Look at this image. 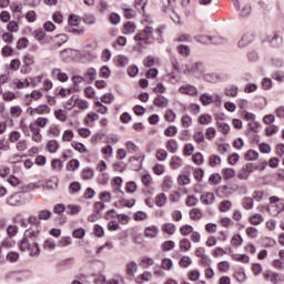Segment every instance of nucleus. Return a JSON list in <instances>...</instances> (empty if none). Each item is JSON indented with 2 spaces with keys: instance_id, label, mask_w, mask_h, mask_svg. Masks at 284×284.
<instances>
[{
  "instance_id": "nucleus-1",
  "label": "nucleus",
  "mask_w": 284,
  "mask_h": 284,
  "mask_svg": "<svg viewBox=\"0 0 284 284\" xmlns=\"http://www.w3.org/2000/svg\"><path fill=\"white\" fill-rule=\"evenodd\" d=\"M134 41L138 43L133 47V50L135 52H142L143 51V43L150 44L154 43L155 37H154V28L146 27L144 30L140 31L133 37Z\"/></svg>"
},
{
  "instance_id": "nucleus-2",
  "label": "nucleus",
  "mask_w": 284,
  "mask_h": 284,
  "mask_svg": "<svg viewBox=\"0 0 284 284\" xmlns=\"http://www.w3.org/2000/svg\"><path fill=\"white\" fill-rule=\"evenodd\" d=\"M20 130L26 136H30L31 132V141H33V143H43V135L41 134V129H39L37 124L30 123L28 125L26 121H21Z\"/></svg>"
},
{
  "instance_id": "nucleus-3",
  "label": "nucleus",
  "mask_w": 284,
  "mask_h": 284,
  "mask_svg": "<svg viewBox=\"0 0 284 284\" xmlns=\"http://www.w3.org/2000/svg\"><path fill=\"white\" fill-rule=\"evenodd\" d=\"M184 74H192L195 79H201L205 74V63L201 61L191 62L185 65Z\"/></svg>"
},
{
  "instance_id": "nucleus-4",
  "label": "nucleus",
  "mask_w": 284,
  "mask_h": 284,
  "mask_svg": "<svg viewBox=\"0 0 284 284\" xmlns=\"http://www.w3.org/2000/svg\"><path fill=\"white\" fill-rule=\"evenodd\" d=\"M21 252H28L30 256H39L41 254V248L39 247V243L32 242L30 240H22L20 242Z\"/></svg>"
},
{
  "instance_id": "nucleus-5",
  "label": "nucleus",
  "mask_w": 284,
  "mask_h": 284,
  "mask_svg": "<svg viewBox=\"0 0 284 284\" xmlns=\"http://www.w3.org/2000/svg\"><path fill=\"white\" fill-rule=\"evenodd\" d=\"M81 24V18L77 14H71L69 17V26L67 27V32H72L73 34H77L78 37H81L85 32L83 29H74L78 28V26Z\"/></svg>"
},
{
  "instance_id": "nucleus-6",
  "label": "nucleus",
  "mask_w": 284,
  "mask_h": 284,
  "mask_svg": "<svg viewBox=\"0 0 284 284\" xmlns=\"http://www.w3.org/2000/svg\"><path fill=\"white\" fill-rule=\"evenodd\" d=\"M255 170H258V168L254 165V163H246L239 171L237 179H240V181H247L250 179V174L255 172Z\"/></svg>"
},
{
  "instance_id": "nucleus-7",
  "label": "nucleus",
  "mask_w": 284,
  "mask_h": 284,
  "mask_svg": "<svg viewBox=\"0 0 284 284\" xmlns=\"http://www.w3.org/2000/svg\"><path fill=\"white\" fill-rule=\"evenodd\" d=\"M7 203L13 207H19L20 205H26L28 199H26L23 193H14L8 199Z\"/></svg>"
},
{
  "instance_id": "nucleus-8",
  "label": "nucleus",
  "mask_w": 284,
  "mask_h": 284,
  "mask_svg": "<svg viewBox=\"0 0 284 284\" xmlns=\"http://www.w3.org/2000/svg\"><path fill=\"white\" fill-rule=\"evenodd\" d=\"M181 94H187L189 97H196L199 94V89L192 84H182L179 88Z\"/></svg>"
},
{
  "instance_id": "nucleus-9",
  "label": "nucleus",
  "mask_w": 284,
  "mask_h": 284,
  "mask_svg": "<svg viewBox=\"0 0 284 284\" xmlns=\"http://www.w3.org/2000/svg\"><path fill=\"white\" fill-rule=\"evenodd\" d=\"M27 112L30 116H34L36 114H48L50 112V108L48 104H40L37 108L30 106Z\"/></svg>"
},
{
  "instance_id": "nucleus-10",
  "label": "nucleus",
  "mask_w": 284,
  "mask_h": 284,
  "mask_svg": "<svg viewBox=\"0 0 284 284\" xmlns=\"http://www.w3.org/2000/svg\"><path fill=\"white\" fill-rule=\"evenodd\" d=\"M144 159H145V156H142V158L141 156H131L129 159V163L135 172H139V170H141V168H143Z\"/></svg>"
},
{
  "instance_id": "nucleus-11",
  "label": "nucleus",
  "mask_w": 284,
  "mask_h": 284,
  "mask_svg": "<svg viewBox=\"0 0 284 284\" xmlns=\"http://www.w3.org/2000/svg\"><path fill=\"white\" fill-rule=\"evenodd\" d=\"M51 77H53V79H57L61 83H65L69 79L68 73L61 71V69L59 68H55L51 71Z\"/></svg>"
},
{
  "instance_id": "nucleus-12",
  "label": "nucleus",
  "mask_w": 284,
  "mask_h": 284,
  "mask_svg": "<svg viewBox=\"0 0 284 284\" xmlns=\"http://www.w3.org/2000/svg\"><path fill=\"white\" fill-rule=\"evenodd\" d=\"M264 278L265 281H270L272 284H278L281 281H283L281 280V274L272 271L264 273Z\"/></svg>"
},
{
  "instance_id": "nucleus-13",
  "label": "nucleus",
  "mask_w": 284,
  "mask_h": 284,
  "mask_svg": "<svg viewBox=\"0 0 284 284\" xmlns=\"http://www.w3.org/2000/svg\"><path fill=\"white\" fill-rule=\"evenodd\" d=\"M230 256L233 261H236L237 263H244L247 264L250 263V255L247 254H239L230 251Z\"/></svg>"
},
{
  "instance_id": "nucleus-14",
  "label": "nucleus",
  "mask_w": 284,
  "mask_h": 284,
  "mask_svg": "<svg viewBox=\"0 0 284 284\" xmlns=\"http://www.w3.org/2000/svg\"><path fill=\"white\" fill-rule=\"evenodd\" d=\"M200 201L203 205H212L216 201V196L212 192H206L201 195Z\"/></svg>"
},
{
  "instance_id": "nucleus-15",
  "label": "nucleus",
  "mask_w": 284,
  "mask_h": 284,
  "mask_svg": "<svg viewBox=\"0 0 284 284\" xmlns=\"http://www.w3.org/2000/svg\"><path fill=\"white\" fill-rule=\"evenodd\" d=\"M217 132H221V134H223L224 136H227V134H230V124H227V122H223L221 120H217L215 122Z\"/></svg>"
},
{
  "instance_id": "nucleus-16",
  "label": "nucleus",
  "mask_w": 284,
  "mask_h": 284,
  "mask_svg": "<svg viewBox=\"0 0 284 284\" xmlns=\"http://www.w3.org/2000/svg\"><path fill=\"white\" fill-rule=\"evenodd\" d=\"M145 239H156L159 236V227L151 225L144 229Z\"/></svg>"
},
{
  "instance_id": "nucleus-17",
  "label": "nucleus",
  "mask_w": 284,
  "mask_h": 284,
  "mask_svg": "<svg viewBox=\"0 0 284 284\" xmlns=\"http://www.w3.org/2000/svg\"><path fill=\"white\" fill-rule=\"evenodd\" d=\"M42 248L45 250V252H54V250H57V242H54L53 239L48 237L43 241Z\"/></svg>"
},
{
  "instance_id": "nucleus-18",
  "label": "nucleus",
  "mask_w": 284,
  "mask_h": 284,
  "mask_svg": "<svg viewBox=\"0 0 284 284\" xmlns=\"http://www.w3.org/2000/svg\"><path fill=\"white\" fill-rule=\"evenodd\" d=\"M171 170H179V168H183V159L181 156L174 155L170 160Z\"/></svg>"
},
{
  "instance_id": "nucleus-19",
  "label": "nucleus",
  "mask_w": 284,
  "mask_h": 284,
  "mask_svg": "<svg viewBox=\"0 0 284 284\" xmlns=\"http://www.w3.org/2000/svg\"><path fill=\"white\" fill-rule=\"evenodd\" d=\"M251 41H254V36L246 33L239 40L237 45L239 48H246Z\"/></svg>"
},
{
  "instance_id": "nucleus-20",
  "label": "nucleus",
  "mask_w": 284,
  "mask_h": 284,
  "mask_svg": "<svg viewBox=\"0 0 284 284\" xmlns=\"http://www.w3.org/2000/svg\"><path fill=\"white\" fill-rule=\"evenodd\" d=\"M202 77L206 83H219L221 81V75L216 73H203Z\"/></svg>"
},
{
  "instance_id": "nucleus-21",
  "label": "nucleus",
  "mask_w": 284,
  "mask_h": 284,
  "mask_svg": "<svg viewBox=\"0 0 284 284\" xmlns=\"http://www.w3.org/2000/svg\"><path fill=\"white\" fill-rule=\"evenodd\" d=\"M77 50L67 49L64 51H61V57L63 61H70V59H77Z\"/></svg>"
},
{
  "instance_id": "nucleus-22",
  "label": "nucleus",
  "mask_w": 284,
  "mask_h": 284,
  "mask_svg": "<svg viewBox=\"0 0 284 284\" xmlns=\"http://www.w3.org/2000/svg\"><path fill=\"white\" fill-rule=\"evenodd\" d=\"M141 182L144 187H152V185H154V179H152V175L150 173L142 174Z\"/></svg>"
},
{
  "instance_id": "nucleus-23",
  "label": "nucleus",
  "mask_w": 284,
  "mask_h": 284,
  "mask_svg": "<svg viewBox=\"0 0 284 284\" xmlns=\"http://www.w3.org/2000/svg\"><path fill=\"white\" fill-rule=\"evenodd\" d=\"M13 85L18 90H23L26 88H30V79H28V78H26L23 80L16 79V80H13Z\"/></svg>"
},
{
  "instance_id": "nucleus-24",
  "label": "nucleus",
  "mask_w": 284,
  "mask_h": 284,
  "mask_svg": "<svg viewBox=\"0 0 284 284\" xmlns=\"http://www.w3.org/2000/svg\"><path fill=\"white\" fill-rule=\"evenodd\" d=\"M154 105H156V108H168V105H170V100L163 95H158L154 99Z\"/></svg>"
},
{
  "instance_id": "nucleus-25",
  "label": "nucleus",
  "mask_w": 284,
  "mask_h": 284,
  "mask_svg": "<svg viewBox=\"0 0 284 284\" xmlns=\"http://www.w3.org/2000/svg\"><path fill=\"white\" fill-rule=\"evenodd\" d=\"M264 221L265 217H263L261 213H254L248 217V223H251V225H261Z\"/></svg>"
},
{
  "instance_id": "nucleus-26",
  "label": "nucleus",
  "mask_w": 284,
  "mask_h": 284,
  "mask_svg": "<svg viewBox=\"0 0 284 284\" xmlns=\"http://www.w3.org/2000/svg\"><path fill=\"white\" fill-rule=\"evenodd\" d=\"M179 247L181 252H190L192 250V242L187 237L180 240Z\"/></svg>"
},
{
  "instance_id": "nucleus-27",
  "label": "nucleus",
  "mask_w": 284,
  "mask_h": 284,
  "mask_svg": "<svg viewBox=\"0 0 284 284\" xmlns=\"http://www.w3.org/2000/svg\"><path fill=\"white\" fill-rule=\"evenodd\" d=\"M45 148L50 154H55L59 151V142L57 140H49Z\"/></svg>"
},
{
  "instance_id": "nucleus-28",
  "label": "nucleus",
  "mask_w": 284,
  "mask_h": 284,
  "mask_svg": "<svg viewBox=\"0 0 284 284\" xmlns=\"http://www.w3.org/2000/svg\"><path fill=\"white\" fill-rule=\"evenodd\" d=\"M139 272V264L134 261H131L126 264V274L129 276H134V273Z\"/></svg>"
},
{
  "instance_id": "nucleus-29",
  "label": "nucleus",
  "mask_w": 284,
  "mask_h": 284,
  "mask_svg": "<svg viewBox=\"0 0 284 284\" xmlns=\"http://www.w3.org/2000/svg\"><path fill=\"white\" fill-rule=\"evenodd\" d=\"M74 139V131L72 130H64L61 136L62 143H71Z\"/></svg>"
},
{
  "instance_id": "nucleus-30",
  "label": "nucleus",
  "mask_w": 284,
  "mask_h": 284,
  "mask_svg": "<svg viewBox=\"0 0 284 284\" xmlns=\"http://www.w3.org/2000/svg\"><path fill=\"white\" fill-rule=\"evenodd\" d=\"M166 150L171 152V154H176L179 152V142L176 140H169L166 142Z\"/></svg>"
},
{
  "instance_id": "nucleus-31",
  "label": "nucleus",
  "mask_w": 284,
  "mask_h": 284,
  "mask_svg": "<svg viewBox=\"0 0 284 284\" xmlns=\"http://www.w3.org/2000/svg\"><path fill=\"white\" fill-rule=\"evenodd\" d=\"M41 234V230H31V231H26L24 237L22 241H30V239H38V236Z\"/></svg>"
},
{
  "instance_id": "nucleus-32",
  "label": "nucleus",
  "mask_w": 284,
  "mask_h": 284,
  "mask_svg": "<svg viewBox=\"0 0 284 284\" xmlns=\"http://www.w3.org/2000/svg\"><path fill=\"white\" fill-rule=\"evenodd\" d=\"M54 116L58 121H61V123H65V121H68V113L63 109H57L54 111Z\"/></svg>"
},
{
  "instance_id": "nucleus-33",
  "label": "nucleus",
  "mask_w": 284,
  "mask_h": 284,
  "mask_svg": "<svg viewBox=\"0 0 284 284\" xmlns=\"http://www.w3.org/2000/svg\"><path fill=\"white\" fill-rule=\"evenodd\" d=\"M71 148L77 152H80V154H87L88 152V148H85L83 143L77 141L71 142Z\"/></svg>"
},
{
  "instance_id": "nucleus-34",
  "label": "nucleus",
  "mask_w": 284,
  "mask_h": 284,
  "mask_svg": "<svg viewBox=\"0 0 284 284\" xmlns=\"http://www.w3.org/2000/svg\"><path fill=\"white\" fill-rule=\"evenodd\" d=\"M189 281H192L193 283H196L201 278V271L193 268L189 271L187 273Z\"/></svg>"
},
{
  "instance_id": "nucleus-35",
  "label": "nucleus",
  "mask_w": 284,
  "mask_h": 284,
  "mask_svg": "<svg viewBox=\"0 0 284 284\" xmlns=\"http://www.w3.org/2000/svg\"><path fill=\"white\" fill-rule=\"evenodd\" d=\"M197 123H200V125H210V123H212V115L207 113L201 114L197 119Z\"/></svg>"
},
{
  "instance_id": "nucleus-36",
  "label": "nucleus",
  "mask_w": 284,
  "mask_h": 284,
  "mask_svg": "<svg viewBox=\"0 0 284 284\" xmlns=\"http://www.w3.org/2000/svg\"><path fill=\"white\" fill-rule=\"evenodd\" d=\"M168 203V195L165 193H160L155 196V205L158 207H163Z\"/></svg>"
},
{
  "instance_id": "nucleus-37",
  "label": "nucleus",
  "mask_w": 284,
  "mask_h": 284,
  "mask_svg": "<svg viewBox=\"0 0 284 284\" xmlns=\"http://www.w3.org/2000/svg\"><path fill=\"white\" fill-rule=\"evenodd\" d=\"M125 148L129 154H136V152H139V145L132 141L125 142Z\"/></svg>"
},
{
  "instance_id": "nucleus-38",
  "label": "nucleus",
  "mask_w": 284,
  "mask_h": 284,
  "mask_svg": "<svg viewBox=\"0 0 284 284\" xmlns=\"http://www.w3.org/2000/svg\"><path fill=\"white\" fill-rule=\"evenodd\" d=\"M194 232V227L190 224H184L180 227V234L182 236H190Z\"/></svg>"
},
{
  "instance_id": "nucleus-39",
  "label": "nucleus",
  "mask_w": 284,
  "mask_h": 284,
  "mask_svg": "<svg viewBox=\"0 0 284 284\" xmlns=\"http://www.w3.org/2000/svg\"><path fill=\"white\" fill-rule=\"evenodd\" d=\"M23 114V110L19 105H12L10 106V115L13 116V119H19Z\"/></svg>"
},
{
  "instance_id": "nucleus-40",
  "label": "nucleus",
  "mask_w": 284,
  "mask_h": 284,
  "mask_svg": "<svg viewBox=\"0 0 284 284\" xmlns=\"http://www.w3.org/2000/svg\"><path fill=\"white\" fill-rule=\"evenodd\" d=\"M222 176L226 181L230 180V179H234V176H236V171H234L233 169H230V168L223 169L222 170Z\"/></svg>"
},
{
  "instance_id": "nucleus-41",
  "label": "nucleus",
  "mask_w": 284,
  "mask_h": 284,
  "mask_svg": "<svg viewBox=\"0 0 284 284\" xmlns=\"http://www.w3.org/2000/svg\"><path fill=\"white\" fill-rule=\"evenodd\" d=\"M245 161H258V152L248 150L244 155Z\"/></svg>"
},
{
  "instance_id": "nucleus-42",
  "label": "nucleus",
  "mask_w": 284,
  "mask_h": 284,
  "mask_svg": "<svg viewBox=\"0 0 284 284\" xmlns=\"http://www.w3.org/2000/svg\"><path fill=\"white\" fill-rule=\"evenodd\" d=\"M179 265H180V267H184V268L190 267V265H192V257L187 256V255H183L180 258Z\"/></svg>"
},
{
  "instance_id": "nucleus-43",
  "label": "nucleus",
  "mask_w": 284,
  "mask_h": 284,
  "mask_svg": "<svg viewBox=\"0 0 284 284\" xmlns=\"http://www.w3.org/2000/svg\"><path fill=\"white\" fill-rule=\"evenodd\" d=\"M203 217V212L200 209H192L190 211V219H192V221H199Z\"/></svg>"
},
{
  "instance_id": "nucleus-44",
  "label": "nucleus",
  "mask_w": 284,
  "mask_h": 284,
  "mask_svg": "<svg viewBox=\"0 0 284 284\" xmlns=\"http://www.w3.org/2000/svg\"><path fill=\"white\" fill-rule=\"evenodd\" d=\"M209 165L211 168H216V165H221V156L216 154H212L209 156Z\"/></svg>"
},
{
  "instance_id": "nucleus-45",
  "label": "nucleus",
  "mask_w": 284,
  "mask_h": 284,
  "mask_svg": "<svg viewBox=\"0 0 284 284\" xmlns=\"http://www.w3.org/2000/svg\"><path fill=\"white\" fill-rule=\"evenodd\" d=\"M69 245H72V237L70 236H63L58 242V247H68Z\"/></svg>"
},
{
  "instance_id": "nucleus-46",
  "label": "nucleus",
  "mask_w": 284,
  "mask_h": 284,
  "mask_svg": "<svg viewBox=\"0 0 284 284\" xmlns=\"http://www.w3.org/2000/svg\"><path fill=\"white\" fill-rule=\"evenodd\" d=\"M136 31V26L132 22H126L124 24L123 34H133Z\"/></svg>"
},
{
  "instance_id": "nucleus-47",
  "label": "nucleus",
  "mask_w": 284,
  "mask_h": 284,
  "mask_svg": "<svg viewBox=\"0 0 284 284\" xmlns=\"http://www.w3.org/2000/svg\"><path fill=\"white\" fill-rule=\"evenodd\" d=\"M79 165H80L79 160L73 159L69 161V163L67 164V170L68 172H75L77 170H79Z\"/></svg>"
},
{
  "instance_id": "nucleus-48",
  "label": "nucleus",
  "mask_w": 284,
  "mask_h": 284,
  "mask_svg": "<svg viewBox=\"0 0 284 284\" xmlns=\"http://www.w3.org/2000/svg\"><path fill=\"white\" fill-rule=\"evenodd\" d=\"M50 216H52V212H50L49 210H42L38 212L39 221H49Z\"/></svg>"
},
{
  "instance_id": "nucleus-49",
  "label": "nucleus",
  "mask_w": 284,
  "mask_h": 284,
  "mask_svg": "<svg viewBox=\"0 0 284 284\" xmlns=\"http://www.w3.org/2000/svg\"><path fill=\"white\" fill-rule=\"evenodd\" d=\"M205 136L207 141H213L216 138V129L214 126H209L205 130Z\"/></svg>"
},
{
  "instance_id": "nucleus-50",
  "label": "nucleus",
  "mask_w": 284,
  "mask_h": 284,
  "mask_svg": "<svg viewBox=\"0 0 284 284\" xmlns=\"http://www.w3.org/2000/svg\"><path fill=\"white\" fill-rule=\"evenodd\" d=\"M224 254H227V252L221 246H217L211 251L213 258H219V256H224Z\"/></svg>"
},
{
  "instance_id": "nucleus-51",
  "label": "nucleus",
  "mask_w": 284,
  "mask_h": 284,
  "mask_svg": "<svg viewBox=\"0 0 284 284\" xmlns=\"http://www.w3.org/2000/svg\"><path fill=\"white\" fill-rule=\"evenodd\" d=\"M231 245H233V247H241V245H243V237L239 234L233 235L231 239Z\"/></svg>"
},
{
  "instance_id": "nucleus-52",
  "label": "nucleus",
  "mask_w": 284,
  "mask_h": 284,
  "mask_svg": "<svg viewBox=\"0 0 284 284\" xmlns=\"http://www.w3.org/2000/svg\"><path fill=\"white\" fill-rule=\"evenodd\" d=\"M29 81L31 88H37L41 85V82L43 81V75H36L33 78H29Z\"/></svg>"
},
{
  "instance_id": "nucleus-53",
  "label": "nucleus",
  "mask_w": 284,
  "mask_h": 284,
  "mask_svg": "<svg viewBox=\"0 0 284 284\" xmlns=\"http://www.w3.org/2000/svg\"><path fill=\"white\" fill-rule=\"evenodd\" d=\"M31 123H34L36 128H45V125L50 123V120L48 118L40 116L36 120V122Z\"/></svg>"
},
{
  "instance_id": "nucleus-54",
  "label": "nucleus",
  "mask_w": 284,
  "mask_h": 284,
  "mask_svg": "<svg viewBox=\"0 0 284 284\" xmlns=\"http://www.w3.org/2000/svg\"><path fill=\"white\" fill-rule=\"evenodd\" d=\"M162 230L165 232V234H169L170 236H172V234L176 232V226L172 223H166L162 226Z\"/></svg>"
},
{
  "instance_id": "nucleus-55",
  "label": "nucleus",
  "mask_w": 284,
  "mask_h": 284,
  "mask_svg": "<svg viewBox=\"0 0 284 284\" xmlns=\"http://www.w3.org/2000/svg\"><path fill=\"white\" fill-rule=\"evenodd\" d=\"M246 235L248 239H257L258 237V229L254 226L246 227Z\"/></svg>"
},
{
  "instance_id": "nucleus-56",
  "label": "nucleus",
  "mask_w": 284,
  "mask_h": 284,
  "mask_svg": "<svg viewBox=\"0 0 284 284\" xmlns=\"http://www.w3.org/2000/svg\"><path fill=\"white\" fill-rule=\"evenodd\" d=\"M9 141L10 143H19L21 141V133L19 131H12L9 134Z\"/></svg>"
},
{
  "instance_id": "nucleus-57",
  "label": "nucleus",
  "mask_w": 284,
  "mask_h": 284,
  "mask_svg": "<svg viewBox=\"0 0 284 284\" xmlns=\"http://www.w3.org/2000/svg\"><path fill=\"white\" fill-rule=\"evenodd\" d=\"M2 41L10 45L11 43H14V36L9 31L2 33Z\"/></svg>"
},
{
  "instance_id": "nucleus-58",
  "label": "nucleus",
  "mask_w": 284,
  "mask_h": 284,
  "mask_svg": "<svg viewBox=\"0 0 284 284\" xmlns=\"http://www.w3.org/2000/svg\"><path fill=\"white\" fill-rule=\"evenodd\" d=\"M16 150L18 152H26L28 150V141L27 140H20L16 143Z\"/></svg>"
},
{
  "instance_id": "nucleus-59",
  "label": "nucleus",
  "mask_w": 284,
  "mask_h": 284,
  "mask_svg": "<svg viewBox=\"0 0 284 284\" xmlns=\"http://www.w3.org/2000/svg\"><path fill=\"white\" fill-rule=\"evenodd\" d=\"M179 185H190V175L189 174H180L178 176Z\"/></svg>"
},
{
  "instance_id": "nucleus-60",
  "label": "nucleus",
  "mask_w": 284,
  "mask_h": 284,
  "mask_svg": "<svg viewBox=\"0 0 284 284\" xmlns=\"http://www.w3.org/2000/svg\"><path fill=\"white\" fill-rule=\"evenodd\" d=\"M200 101H202L203 105H211V103H213V98L209 93H203L200 95Z\"/></svg>"
},
{
  "instance_id": "nucleus-61",
  "label": "nucleus",
  "mask_w": 284,
  "mask_h": 284,
  "mask_svg": "<svg viewBox=\"0 0 284 284\" xmlns=\"http://www.w3.org/2000/svg\"><path fill=\"white\" fill-rule=\"evenodd\" d=\"M172 185H174V181L172 180V176L166 175L163 179V187L164 190H172Z\"/></svg>"
},
{
  "instance_id": "nucleus-62",
  "label": "nucleus",
  "mask_w": 284,
  "mask_h": 284,
  "mask_svg": "<svg viewBox=\"0 0 284 284\" xmlns=\"http://www.w3.org/2000/svg\"><path fill=\"white\" fill-rule=\"evenodd\" d=\"M13 54H14V49L8 44L1 49L2 57H12Z\"/></svg>"
},
{
  "instance_id": "nucleus-63",
  "label": "nucleus",
  "mask_w": 284,
  "mask_h": 284,
  "mask_svg": "<svg viewBox=\"0 0 284 284\" xmlns=\"http://www.w3.org/2000/svg\"><path fill=\"white\" fill-rule=\"evenodd\" d=\"M258 150L262 154H271L272 153V146L267 143H261L258 145Z\"/></svg>"
},
{
  "instance_id": "nucleus-64",
  "label": "nucleus",
  "mask_w": 284,
  "mask_h": 284,
  "mask_svg": "<svg viewBox=\"0 0 284 284\" xmlns=\"http://www.w3.org/2000/svg\"><path fill=\"white\" fill-rule=\"evenodd\" d=\"M141 263L143 265V267H152V265H154V258H152L150 256H143L141 258Z\"/></svg>"
}]
</instances>
